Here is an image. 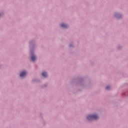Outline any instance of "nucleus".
Instances as JSON below:
<instances>
[{"label":"nucleus","instance_id":"obj_1","mask_svg":"<svg viewBox=\"0 0 128 128\" xmlns=\"http://www.w3.org/2000/svg\"><path fill=\"white\" fill-rule=\"evenodd\" d=\"M98 116L94 114L93 116L89 115L87 116V120H98Z\"/></svg>","mask_w":128,"mask_h":128},{"label":"nucleus","instance_id":"obj_2","mask_svg":"<svg viewBox=\"0 0 128 128\" xmlns=\"http://www.w3.org/2000/svg\"><path fill=\"white\" fill-rule=\"evenodd\" d=\"M26 76V72H22L20 74V78H24V76Z\"/></svg>","mask_w":128,"mask_h":128},{"label":"nucleus","instance_id":"obj_3","mask_svg":"<svg viewBox=\"0 0 128 128\" xmlns=\"http://www.w3.org/2000/svg\"><path fill=\"white\" fill-rule=\"evenodd\" d=\"M31 60H32V62H34V60H36V56H32L31 57Z\"/></svg>","mask_w":128,"mask_h":128},{"label":"nucleus","instance_id":"obj_4","mask_svg":"<svg viewBox=\"0 0 128 128\" xmlns=\"http://www.w3.org/2000/svg\"><path fill=\"white\" fill-rule=\"evenodd\" d=\"M42 76L44 78H46V76H48V74L46 72H43L42 73Z\"/></svg>","mask_w":128,"mask_h":128},{"label":"nucleus","instance_id":"obj_5","mask_svg":"<svg viewBox=\"0 0 128 128\" xmlns=\"http://www.w3.org/2000/svg\"><path fill=\"white\" fill-rule=\"evenodd\" d=\"M61 26L62 28H68V25L67 24H61Z\"/></svg>","mask_w":128,"mask_h":128},{"label":"nucleus","instance_id":"obj_6","mask_svg":"<svg viewBox=\"0 0 128 128\" xmlns=\"http://www.w3.org/2000/svg\"><path fill=\"white\" fill-rule=\"evenodd\" d=\"M110 86H107L106 87V90H110Z\"/></svg>","mask_w":128,"mask_h":128},{"label":"nucleus","instance_id":"obj_7","mask_svg":"<svg viewBox=\"0 0 128 128\" xmlns=\"http://www.w3.org/2000/svg\"><path fill=\"white\" fill-rule=\"evenodd\" d=\"M0 16H1V15H0Z\"/></svg>","mask_w":128,"mask_h":128}]
</instances>
